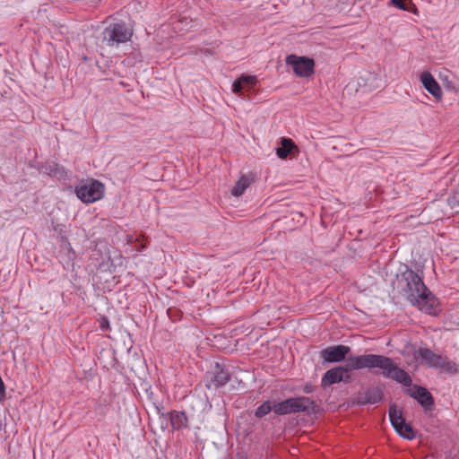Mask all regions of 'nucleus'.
<instances>
[{"mask_svg": "<svg viewBox=\"0 0 459 459\" xmlns=\"http://www.w3.org/2000/svg\"><path fill=\"white\" fill-rule=\"evenodd\" d=\"M363 368H379L384 377L391 378L404 386L411 385V377L404 369L400 368L391 358L377 354L349 357L346 367L339 366L327 370L322 377L321 385L325 387L342 381L349 383L350 370Z\"/></svg>", "mask_w": 459, "mask_h": 459, "instance_id": "f257e3e1", "label": "nucleus"}, {"mask_svg": "<svg viewBox=\"0 0 459 459\" xmlns=\"http://www.w3.org/2000/svg\"><path fill=\"white\" fill-rule=\"evenodd\" d=\"M396 275L397 287L401 293L413 306L421 311L432 315L435 313L437 300L427 288L422 277L411 269L407 264L400 266Z\"/></svg>", "mask_w": 459, "mask_h": 459, "instance_id": "f03ea898", "label": "nucleus"}, {"mask_svg": "<svg viewBox=\"0 0 459 459\" xmlns=\"http://www.w3.org/2000/svg\"><path fill=\"white\" fill-rule=\"evenodd\" d=\"M413 358L429 368H437L450 374L457 372V366L454 361L450 360L446 356L435 353L428 348L414 350Z\"/></svg>", "mask_w": 459, "mask_h": 459, "instance_id": "7ed1b4c3", "label": "nucleus"}, {"mask_svg": "<svg viewBox=\"0 0 459 459\" xmlns=\"http://www.w3.org/2000/svg\"><path fill=\"white\" fill-rule=\"evenodd\" d=\"M273 411L278 415L305 412L307 414L316 413L318 405L311 398L299 396L289 398L273 405Z\"/></svg>", "mask_w": 459, "mask_h": 459, "instance_id": "20e7f679", "label": "nucleus"}, {"mask_svg": "<svg viewBox=\"0 0 459 459\" xmlns=\"http://www.w3.org/2000/svg\"><path fill=\"white\" fill-rule=\"evenodd\" d=\"M133 30L125 22H110L101 32V42L108 47L118 48L120 44L128 42Z\"/></svg>", "mask_w": 459, "mask_h": 459, "instance_id": "39448f33", "label": "nucleus"}, {"mask_svg": "<svg viewBox=\"0 0 459 459\" xmlns=\"http://www.w3.org/2000/svg\"><path fill=\"white\" fill-rule=\"evenodd\" d=\"M389 419L393 428L402 437L408 440H412L415 437L411 426L405 422L402 411L394 404L389 408Z\"/></svg>", "mask_w": 459, "mask_h": 459, "instance_id": "423d86ee", "label": "nucleus"}, {"mask_svg": "<svg viewBox=\"0 0 459 459\" xmlns=\"http://www.w3.org/2000/svg\"><path fill=\"white\" fill-rule=\"evenodd\" d=\"M230 374L225 367L216 362L213 367L206 373L205 386L208 389H217L228 383Z\"/></svg>", "mask_w": 459, "mask_h": 459, "instance_id": "0eeeda50", "label": "nucleus"}, {"mask_svg": "<svg viewBox=\"0 0 459 459\" xmlns=\"http://www.w3.org/2000/svg\"><path fill=\"white\" fill-rule=\"evenodd\" d=\"M286 64L290 66L296 75L308 77L314 73V60L306 56L289 55L286 57Z\"/></svg>", "mask_w": 459, "mask_h": 459, "instance_id": "6e6552de", "label": "nucleus"}, {"mask_svg": "<svg viewBox=\"0 0 459 459\" xmlns=\"http://www.w3.org/2000/svg\"><path fill=\"white\" fill-rule=\"evenodd\" d=\"M104 186L97 180L76 188L77 197L83 203H93L102 198Z\"/></svg>", "mask_w": 459, "mask_h": 459, "instance_id": "1a4fd4ad", "label": "nucleus"}, {"mask_svg": "<svg viewBox=\"0 0 459 459\" xmlns=\"http://www.w3.org/2000/svg\"><path fill=\"white\" fill-rule=\"evenodd\" d=\"M351 352V348L346 345L329 346L320 351L321 358L329 363L341 362Z\"/></svg>", "mask_w": 459, "mask_h": 459, "instance_id": "9d476101", "label": "nucleus"}, {"mask_svg": "<svg viewBox=\"0 0 459 459\" xmlns=\"http://www.w3.org/2000/svg\"><path fill=\"white\" fill-rule=\"evenodd\" d=\"M256 82L255 76L243 74L233 82L232 92L239 97H244V91L251 90Z\"/></svg>", "mask_w": 459, "mask_h": 459, "instance_id": "9b49d317", "label": "nucleus"}, {"mask_svg": "<svg viewBox=\"0 0 459 459\" xmlns=\"http://www.w3.org/2000/svg\"><path fill=\"white\" fill-rule=\"evenodd\" d=\"M409 394L412 398L416 399L423 407H429L434 403L431 394L425 387L414 385L409 390Z\"/></svg>", "mask_w": 459, "mask_h": 459, "instance_id": "f8f14e48", "label": "nucleus"}, {"mask_svg": "<svg viewBox=\"0 0 459 459\" xmlns=\"http://www.w3.org/2000/svg\"><path fill=\"white\" fill-rule=\"evenodd\" d=\"M420 81L424 88L436 99H440L442 91L439 84L429 72H424L420 75Z\"/></svg>", "mask_w": 459, "mask_h": 459, "instance_id": "ddd939ff", "label": "nucleus"}, {"mask_svg": "<svg viewBox=\"0 0 459 459\" xmlns=\"http://www.w3.org/2000/svg\"><path fill=\"white\" fill-rule=\"evenodd\" d=\"M362 403L375 404L382 400V391L376 386L369 387L364 393Z\"/></svg>", "mask_w": 459, "mask_h": 459, "instance_id": "4468645a", "label": "nucleus"}, {"mask_svg": "<svg viewBox=\"0 0 459 459\" xmlns=\"http://www.w3.org/2000/svg\"><path fill=\"white\" fill-rule=\"evenodd\" d=\"M294 148L295 144L291 139L282 138L281 146L276 148V155L280 159H286Z\"/></svg>", "mask_w": 459, "mask_h": 459, "instance_id": "2eb2a0df", "label": "nucleus"}, {"mask_svg": "<svg viewBox=\"0 0 459 459\" xmlns=\"http://www.w3.org/2000/svg\"><path fill=\"white\" fill-rule=\"evenodd\" d=\"M170 423L174 429H180L186 426L187 419L182 411H172L170 413Z\"/></svg>", "mask_w": 459, "mask_h": 459, "instance_id": "dca6fc26", "label": "nucleus"}, {"mask_svg": "<svg viewBox=\"0 0 459 459\" xmlns=\"http://www.w3.org/2000/svg\"><path fill=\"white\" fill-rule=\"evenodd\" d=\"M250 178L247 177H241L240 179L236 183V185L231 189V195L237 197L241 196L247 186L250 185Z\"/></svg>", "mask_w": 459, "mask_h": 459, "instance_id": "f3484780", "label": "nucleus"}, {"mask_svg": "<svg viewBox=\"0 0 459 459\" xmlns=\"http://www.w3.org/2000/svg\"><path fill=\"white\" fill-rule=\"evenodd\" d=\"M273 411V406L271 405L269 401L263 403L255 412V417L262 418L267 415L270 411Z\"/></svg>", "mask_w": 459, "mask_h": 459, "instance_id": "a211bd4d", "label": "nucleus"}, {"mask_svg": "<svg viewBox=\"0 0 459 459\" xmlns=\"http://www.w3.org/2000/svg\"><path fill=\"white\" fill-rule=\"evenodd\" d=\"M4 398H5V385H4V383L2 379V377H0V402L4 401Z\"/></svg>", "mask_w": 459, "mask_h": 459, "instance_id": "6ab92c4d", "label": "nucleus"}, {"mask_svg": "<svg viewBox=\"0 0 459 459\" xmlns=\"http://www.w3.org/2000/svg\"><path fill=\"white\" fill-rule=\"evenodd\" d=\"M393 4L401 10H407L404 0H391Z\"/></svg>", "mask_w": 459, "mask_h": 459, "instance_id": "aec40b11", "label": "nucleus"}, {"mask_svg": "<svg viewBox=\"0 0 459 459\" xmlns=\"http://www.w3.org/2000/svg\"><path fill=\"white\" fill-rule=\"evenodd\" d=\"M303 391L306 393V394H310L314 391V387L313 385H306L303 388Z\"/></svg>", "mask_w": 459, "mask_h": 459, "instance_id": "412c9836", "label": "nucleus"}, {"mask_svg": "<svg viewBox=\"0 0 459 459\" xmlns=\"http://www.w3.org/2000/svg\"><path fill=\"white\" fill-rule=\"evenodd\" d=\"M108 321L106 320L105 321V324L101 325V329L104 330L106 326H108Z\"/></svg>", "mask_w": 459, "mask_h": 459, "instance_id": "4be33fe9", "label": "nucleus"}]
</instances>
